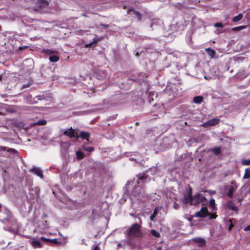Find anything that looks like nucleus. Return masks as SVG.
Here are the masks:
<instances>
[{"label": "nucleus", "instance_id": "obj_1", "mask_svg": "<svg viewBox=\"0 0 250 250\" xmlns=\"http://www.w3.org/2000/svg\"><path fill=\"white\" fill-rule=\"evenodd\" d=\"M141 226L138 223L133 224L130 229L126 230L127 235L128 236H133L134 237H140L142 236V231L141 230Z\"/></svg>", "mask_w": 250, "mask_h": 250}, {"label": "nucleus", "instance_id": "obj_2", "mask_svg": "<svg viewBox=\"0 0 250 250\" xmlns=\"http://www.w3.org/2000/svg\"><path fill=\"white\" fill-rule=\"evenodd\" d=\"M208 203L207 199L200 193H197L192 197L190 205H197L201 203L203 205H207Z\"/></svg>", "mask_w": 250, "mask_h": 250}, {"label": "nucleus", "instance_id": "obj_3", "mask_svg": "<svg viewBox=\"0 0 250 250\" xmlns=\"http://www.w3.org/2000/svg\"><path fill=\"white\" fill-rule=\"evenodd\" d=\"M63 135L69 137L70 138H72L75 137L77 139L79 138L77 131H76L75 129H73L72 127L65 130L63 131Z\"/></svg>", "mask_w": 250, "mask_h": 250}, {"label": "nucleus", "instance_id": "obj_4", "mask_svg": "<svg viewBox=\"0 0 250 250\" xmlns=\"http://www.w3.org/2000/svg\"><path fill=\"white\" fill-rule=\"evenodd\" d=\"M209 214H210V213L208 211V208L206 207H203L201 208L200 211L196 213L195 216L196 217L205 218Z\"/></svg>", "mask_w": 250, "mask_h": 250}, {"label": "nucleus", "instance_id": "obj_5", "mask_svg": "<svg viewBox=\"0 0 250 250\" xmlns=\"http://www.w3.org/2000/svg\"><path fill=\"white\" fill-rule=\"evenodd\" d=\"M220 122V119L218 118H213L210 119L206 122H205L203 126H214L217 125Z\"/></svg>", "mask_w": 250, "mask_h": 250}, {"label": "nucleus", "instance_id": "obj_6", "mask_svg": "<svg viewBox=\"0 0 250 250\" xmlns=\"http://www.w3.org/2000/svg\"><path fill=\"white\" fill-rule=\"evenodd\" d=\"M128 14H134L136 18L139 20L141 21L142 18V15L138 11H135L133 9H129L127 11Z\"/></svg>", "mask_w": 250, "mask_h": 250}, {"label": "nucleus", "instance_id": "obj_7", "mask_svg": "<svg viewBox=\"0 0 250 250\" xmlns=\"http://www.w3.org/2000/svg\"><path fill=\"white\" fill-rule=\"evenodd\" d=\"M46 99V97L44 95H38L36 96L30 102L32 104H35L38 103V101H42Z\"/></svg>", "mask_w": 250, "mask_h": 250}, {"label": "nucleus", "instance_id": "obj_8", "mask_svg": "<svg viewBox=\"0 0 250 250\" xmlns=\"http://www.w3.org/2000/svg\"><path fill=\"white\" fill-rule=\"evenodd\" d=\"M30 171L41 178L43 177V174L42 170L39 167H34L31 168Z\"/></svg>", "mask_w": 250, "mask_h": 250}, {"label": "nucleus", "instance_id": "obj_9", "mask_svg": "<svg viewBox=\"0 0 250 250\" xmlns=\"http://www.w3.org/2000/svg\"><path fill=\"white\" fill-rule=\"evenodd\" d=\"M41 240L43 241L44 242H51L54 244H60L61 243V241H59L58 239L57 238L51 239L42 237L41 238Z\"/></svg>", "mask_w": 250, "mask_h": 250}, {"label": "nucleus", "instance_id": "obj_10", "mask_svg": "<svg viewBox=\"0 0 250 250\" xmlns=\"http://www.w3.org/2000/svg\"><path fill=\"white\" fill-rule=\"evenodd\" d=\"M31 245L35 249L40 248L42 247V245L39 240L33 238V240L30 242Z\"/></svg>", "mask_w": 250, "mask_h": 250}, {"label": "nucleus", "instance_id": "obj_11", "mask_svg": "<svg viewBox=\"0 0 250 250\" xmlns=\"http://www.w3.org/2000/svg\"><path fill=\"white\" fill-rule=\"evenodd\" d=\"M79 137L81 138L82 139H85L87 141L89 140L90 137V133L88 132L82 131L80 132Z\"/></svg>", "mask_w": 250, "mask_h": 250}, {"label": "nucleus", "instance_id": "obj_12", "mask_svg": "<svg viewBox=\"0 0 250 250\" xmlns=\"http://www.w3.org/2000/svg\"><path fill=\"white\" fill-rule=\"evenodd\" d=\"M136 177H137L139 180H141L143 182H144L145 180H146L147 179L148 176V175L146 174V173L143 172L138 174V175H136Z\"/></svg>", "mask_w": 250, "mask_h": 250}, {"label": "nucleus", "instance_id": "obj_13", "mask_svg": "<svg viewBox=\"0 0 250 250\" xmlns=\"http://www.w3.org/2000/svg\"><path fill=\"white\" fill-rule=\"evenodd\" d=\"M206 52L207 53V54L210 56L211 58H213L214 57L216 52L215 51L210 48H207L205 49Z\"/></svg>", "mask_w": 250, "mask_h": 250}, {"label": "nucleus", "instance_id": "obj_14", "mask_svg": "<svg viewBox=\"0 0 250 250\" xmlns=\"http://www.w3.org/2000/svg\"><path fill=\"white\" fill-rule=\"evenodd\" d=\"M227 206L229 209L231 210L235 211L237 210V208L231 201H229L227 203Z\"/></svg>", "mask_w": 250, "mask_h": 250}, {"label": "nucleus", "instance_id": "obj_15", "mask_svg": "<svg viewBox=\"0 0 250 250\" xmlns=\"http://www.w3.org/2000/svg\"><path fill=\"white\" fill-rule=\"evenodd\" d=\"M38 6L41 8H44L48 5V2L46 0H39Z\"/></svg>", "mask_w": 250, "mask_h": 250}, {"label": "nucleus", "instance_id": "obj_16", "mask_svg": "<svg viewBox=\"0 0 250 250\" xmlns=\"http://www.w3.org/2000/svg\"><path fill=\"white\" fill-rule=\"evenodd\" d=\"M192 197L188 195L185 196L181 200L182 203L184 205H187L189 203L190 204V201L191 200Z\"/></svg>", "mask_w": 250, "mask_h": 250}, {"label": "nucleus", "instance_id": "obj_17", "mask_svg": "<svg viewBox=\"0 0 250 250\" xmlns=\"http://www.w3.org/2000/svg\"><path fill=\"white\" fill-rule=\"evenodd\" d=\"M195 242L198 244L199 247H203L206 245V241L203 238H198L195 239Z\"/></svg>", "mask_w": 250, "mask_h": 250}, {"label": "nucleus", "instance_id": "obj_18", "mask_svg": "<svg viewBox=\"0 0 250 250\" xmlns=\"http://www.w3.org/2000/svg\"><path fill=\"white\" fill-rule=\"evenodd\" d=\"M234 191V188L233 186H231L229 188L228 191L226 193V195H227L229 198L232 199Z\"/></svg>", "mask_w": 250, "mask_h": 250}, {"label": "nucleus", "instance_id": "obj_19", "mask_svg": "<svg viewBox=\"0 0 250 250\" xmlns=\"http://www.w3.org/2000/svg\"><path fill=\"white\" fill-rule=\"evenodd\" d=\"M243 17V14L239 13L238 15L234 17L232 19V21L234 22H237L242 19Z\"/></svg>", "mask_w": 250, "mask_h": 250}, {"label": "nucleus", "instance_id": "obj_20", "mask_svg": "<svg viewBox=\"0 0 250 250\" xmlns=\"http://www.w3.org/2000/svg\"><path fill=\"white\" fill-rule=\"evenodd\" d=\"M59 59H60L59 56L58 55H51V56H50V57L49 58V60L51 62H58L59 60Z\"/></svg>", "mask_w": 250, "mask_h": 250}, {"label": "nucleus", "instance_id": "obj_21", "mask_svg": "<svg viewBox=\"0 0 250 250\" xmlns=\"http://www.w3.org/2000/svg\"><path fill=\"white\" fill-rule=\"evenodd\" d=\"M193 102L196 104H200L203 101V97L201 96H197L193 98Z\"/></svg>", "mask_w": 250, "mask_h": 250}, {"label": "nucleus", "instance_id": "obj_22", "mask_svg": "<svg viewBox=\"0 0 250 250\" xmlns=\"http://www.w3.org/2000/svg\"><path fill=\"white\" fill-rule=\"evenodd\" d=\"M250 178V168H247L245 170V174L243 176L244 179H249Z\"/></svg>", "mask_w": 250, "mask_h": 250}, {"label": "nucleus", "instance_id": "obj_23", "mask_svg": "<svg viewBox=\"0 0 250 250\" xmlns=\"http://www.w3.org/2000/svg\"><path fill=\"white\" fill-rule=\"evenodd\" d=\"M76 156L79 160H82L84 157L83 153L80 150L76 152Z\"/></svg>", "mask_w": 250, "mask_h": 250}, {"label": "nucleus", "instance_id": "obj_24", "mask_svg": "<svg viewBox=\"0 0 250 250\" xmlns=\"http://www.w3.org/2000/svg\"><path fill=\"white\" fill-rule=\"evenodd\" d=\"M43 52L45 54L50 55L51 54H55V53H57V51L55 50H52V49H46L43 50Z\"/></svg>", "mask_w": 250, "mask_h": 250}, {"label": "nucleus", "instance_id": "obj_25", "mask_svg": "<svg viewBox=\"0 0 250 250\" xmlns=\"http://www.w3.org/2000/svg\"><path fill=\"white\" fill-rule=\"evenodd\" d=\"M150 233L153 236L156 238H159L161 236L160 233L155 229H151L150 230Z\"/></svg>", "mask_w": 250, "mask_h": 250}, {"label": "nucleus", "instance_id": "obj_26", "mask_svg": "<svg viewBox=\"0 0 250 250\" xmlns=\"http://www.w3.org/2000/svg\"><path fill=\"white\" fill-rule=\"evenodd\" d=\"M212 150L216 155H218L221 153V149L220 147H214L212 148Z\"/></svg>", "mask_w": 250, "mask_h": 250}, {"label": "nucleus", "instance_id": "obj_27", "mask_svg": "<svg viewBox=\"0 0 250 250\" xmlns=\"http://www.w3.org/2000/svg\"><path fill=\"white\" fill-rule=\"evenodd\" d=\"M246 28V26H237V27H233V28H232V31H240V30H241L242 29H244Z\"/></svg>", "mask_w": 250, "mask_h": 250}, {"label": "nucleus", "instance_id": "obj_28", "mask_svg": "<svg viewBox=\"0 0 250 250\" xmlns=\"http://www.w3.org/2000/svg\"><path fill=\"white\" fill-rule=\"evenodd\" d=\"M83 148L84 150L88 151L89 152H92L94 149V147H93L92 146H83Z\"/></svg>", "mask_w": 250, "mask_h": 250}, {"label": "nucleus", "instance_id": "obj_29", "mask_svg": "<svg viewBox=\"0 0 250 250\" xmlns=\"http://www.w3.org/2000/svg\"><path fill=\"white\" fill-rule=\"evenodd\" d=\"M98 42V40L97 39H96V38H94L93 41H92V42H90L88 44H86L85 45V46L87 47H91L92 45L93 44H95L97 42Z\"/></svg>", "mask_w": 250, "mask_h": 250}, {"label": "nucleus", "instance_id": "obj_30", "mask_svg": "<svg viewBox=\"0 0 250 250\" xmlns=\"http://www.w3.org/2000/svg\"><path fill=\"white\" fill-rule=\"evenodd\" d=\"M242 164L244 166H250V159H244L242 162Z\"/></svg>", "mask_w": 250, "mask_h": 250}, {"label": "nucleus", "instance_id": "obj_31", "mask_svg": "<svg viewBox=\"0 0 250 250\" xmlns=\"http://www.w3.org/2000/svg\"><path fill=\"white\" fill-rule=\"evenodd\" d=\"M209 205L210 207L212 208L213 209L215 208V200L213 199H211L209 203Z\"/></svg>", "mask_w": 250, "mask_h": 250}, {"label": "nucleus", "instance_id": "obj_32", "mask_svg": "<svg viewBox=\"0 0 250 250\" xmlns=\"http://www.w3.org/2000/svg\"><path fill=\"white\" fill-rule=\"evenodd\" d=\"M157 214V209H155L152 213V214L150 216V219L151 221L153 220L154 218L155 217L156 215Z\"/></svg>", "mask_w": 250, "mask_h": 250}, {"label": "nucleus", "instance_id": "obj_33", "mask_svg": "<svg viewBox=\"0 0 250 250\" xmlns=\"http://www.w3.org/2000/svg\"><path fill=\"white\" fill-rule=\"evenodd\" d=\"M46 124V121L45 120H41L39 121L37 123L35 124V125H45Z\"/></svg>", "mask_w": 250, "mask_h": 250}, {"label": "nucleus", "instance_id": "obj_34", "mask_svg": "<svg viewBox=\"0 0 250 250\" xmlns=\"http://www.w3.org/2000/svg\"><path fill=\"white\" fill-rule=\"evenodd\" d=\"M0 149L2 150H7L8 152H13L15 151V149L12 148H9L8 149H6V147L5 146H1Z\"/></svg>", "mask_w": 250, "mask_h": 250}, {"label": "nucleus", "instance_id": "obj_35", "mask_svg": "<svg viewBox=\"0 0 250 250\" xmlns=\"http://www.w3.org/2000/svg\"><path fill=\"white\" fill-rule=\"evenodd\" d=\"M214 26L216 27H223V24L221 22H216Z\"/></svg>", "mask_w": 250, "mask_h": 250}, {"label": "nucleus", "instance_id": "obj_36", "mask_svg": "<svg viewBox=\"0 0 250 250\" xmlns=\"http://www.w3.org/2000/svg\"><path fill=\"white\" fill-rule=\"evenodd\" d=\"M92 250H100V248L99 245H97L93 246V249H92Z\"/></svg>", "mask_w": 250, "mask_h": 250}, {"label": "nucleus", "instance_id": "obj_37", "mask_svg": "<svg viewBox=\"0 0 250 250\" xmlns=\"http://www.w3.org/2000/svg\"><path fill=\"white\" fill-rule=\"evenodd\" d=\"M192 188L191 187H189V192L188 193V196H189L190 197H193L192 196Z\"/></svg>", "mask_w": 250, "mask_h": 250}, {"label": "nucleus", "instance_id": "obj_38", "mask_svg": "<svg viewBox=\"0 0 250 250\" xmlns=\"http://www.w3.org/2000/svg\"><path fill=\"white\" fill-rule=\"evenodd\" d=\"M229 221L230 222V225H229V230H230L232 229V228L233 227V225L232 224V221H231V219H229Z\"/></svg>", "mask_w": 250, "mask_h": 250}, {"label": "nucleus", "instance_id": "obj_39", "mask_svg": "<svg viewBox=\"0 0 250 250\" xmlns=\"http://www.w3.org/2000/svg\"><path fill=\"white\" fill-rule=\"evenodd\" d=\"M217 216V215L216 214H210V216L209 217V218L210 219H215L216 218V217Z\"/></svg>", "mask_w": 250, "mask_h": 250}, {"label": "nucleus", "instance_id": "obj_40", "mask_svg": "<svg viewBox=\"0 0 250 250\" xmlns=\"http://www.w3.org/2000/svg\"><path fill=\"white\" fill-rule=\"evenodd\" d=\"M244 231H249L250 230V225H248L247 226V227H246L244 229Z\"/></svg>", "mask_w": 250, "mask_h": 250}, {"label": "nucleus", "instance_id": "obj_41", "mask_svg": "<svg viewBox=\"0 0 250 250\" xmlns=\"http://www.w3.org/2000/svg\"><path fill=\"white\" fill-rule=\"evenodd\" d=\"M26 61H29V62H33V61L32 60H31V59H28Z\"/></svg>", "mask_w": 250, "mask_h": 250}, {"label": "nucleus", "instance_id": "obj_42", "mask_svg": "<svg viewBox=\"0 0 250 250\" xmlns=\"http://www.w3.org/2000/svg\"><path fill=\"white\" fill-rule=\"evenodd\" d=\"M136 183H137V184H140V181H139V180H137V181H136Z\"/></svg>", "mask_w": 250, "mask_h": 250}, {"label": "nucleus", "instance_id": "obj_43", "mask_svg": "<svg viewBox=\"0 0 250 250\" xmlns=\"http://www.w3.org/2000/svg\"><path fill=\"white\" fill-rule=\"evenodd\" d=\"M43 216H44V217H47V215L45 213H44Z\"/></svg>", "mask_w": 250, "mask_h": 250}, {"label": "nucleus", "instance_id": "obj_44", "mask_svg": "<svg viewBox=\"0 0 250 250\" xmlns=\"http://www.w3.org/2000/svg\"><path fill=\"white\" fill-rule=\"evenodd\" d=\"M27 87V85H23V88H26V87Z\"/></svg>", "mask_w": 250, "mask_h": 250}, {"label": "nucleus", "instance_id": "obj_45", "mask_svg": "<svg viewBox=\"0 0 250 250\" xmlns=\"http://www.w3.org/2000/svg\"><path fill=\"white\" fill-rule=\"evenodd\" d=\"M136 55L138 56L139 55V53L137 52L136 54Z\"/></svg>", "mask_w": 250, "mask_h": 250}, {"label": "nucleus", "instance_id": "obj_46", "mask_svg": "<svg viewBox=\"0 0 250 250\" xmlns=\"http://www.w3.org/2000/svg\"><path fill=\"white\" fill-rule=\"evenodd\" d=\"M0 81H2V76H0Z\"/></svg>", "mask_w": 250, "mask_h": 250}, {"label": "nucleus", "instance_id": "obj_47", "mask_svg": "<svg viewBox=\"0 0 250 250\" xmlns=\"http://www.w3.org/2000/svg\"><path fill=\"white\" fill-rule=\"evenodd\" d=\"M136 124L137 125H139V123H138V122H137V123H136V124Z\"/></svg>", "mask_w": 250, "mask_h": 250}, {"label": "nucleus", "instance_id": "obj_48", "mask_svg": "<svg viewBox=\"0 0 250 250\" xmlns=\"http://www.w3.org/2000/svg\"><path fill=\"white\" fill-rule=\"evenodd\" d=\"M83 16H84V17H85V16H86V15H85L84 14H83Z\"/></svg>", "mask_w": 250, "mask_h": 250}, {"label": "nucleus", "instance_id": "obj_49", "mask_svg": "<svg viewBox=\"0 0 250 250\" xmlns=\"http://www.w3.org/2000/svg\"><path fill=\"white\" fill-rule=\"evenodd\" d=\"M103 26H104L105 27H108V25H103Z\"/></svg>", "mask_w": 250, "mask_h": 250}]
</instances>
